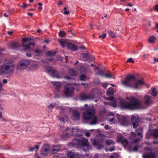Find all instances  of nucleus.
<instances>
[{
    "instance_id": "obj_21",
    "label": "nucleus",
    "mask_w": 158,
    "mask_h": 158,
    "mask_svg": "<svg viewBox=\"0 0 158 158\" xmlns=\"http://www.w3.org/2000/svg\"><path fill=\"white\" fill-rule=\"evenodd\" d=\"M82 56L85 59H95L94 56H91L89 52L82 54Z\"/></svg>"
},
{
    "instance_id": "obj_22",
    "label": "nucleus",
    "mask_w": 158,
    "mask_h": 158,
    "mask_svg": "<svg viewBox=\"0 0 158 158\" xmlns=\"http://www.w3.org/2000/svg\"><path fill=\"white\" fill-rule=\"evenodd\" d=\"M60 149V146L58 145H55L52 147V151L53 153L54 154L59 151Z\"/></svg>"
},
{
    "instance_id": "obj_29",
    "label": "nucleus",
    "mask_w": 158,
    "mask_h": 158,
    "mask_svg": "<svg viewBox=\"0 0 158 158\" xmlns=\"http://www.w3.org/2000/svg\"><path fill=\"white\" fill-rule=\"evenodd\" d=\"M70 135H71L70 134H68L67 133H65V134H62L61 135V137L63 139L66 140L68 138H69L70 136Z\"/></svg>"
},
{
    "instance_id": "obj_30",
    "label": "nucleus",
    "mask_w": 158,
    "mask_h": 158,
    "mask_svg": "<svg viewBox=\"0 0 158 158\" xmlns=\"http://www.w3.org/2000/svg\"><path fill=\"white\" fill-rule=\"evenodd\" d=\"M97 117H94L91 120V122H90V124L91 125H95L97 124Z\"/></svg>"
},
{
    "instance_id": "obj_14",
    "label": "nucleus",
    "mask_w": 158,
    "mask_h": 158,
    "mask_svg": "<svg viewBox=\"0 0 158 158\" xmlns=\"http://www.w3.org/2000/svg\"><path fill=\"white\" fill-rule=\"evenodd\" d=\"M50 147L49 145L45 144L42 148L41 153L43 156H46L49 151Z\"/></svg>"
},
{
    "instance_id": "obj_60",
    "label": "nucleus",
    "mask_w": 158,
    "mask_h": 158,
    "mask_svg": "<svg viewBox=\"0 0 158 158\" xmlns=\"http://www.w3.org/2000/svg\"><path fill=\"white\" fill-rule=\"evenodd\" d=\"M85 135L87 137H89L90 135V133L89 132H86L85 133Z\"/></svg>"
},
{
    "instance_id": "obj_5",
    "label": "nucleus",
    "mask_w": 158,
    "mask_h": 158,
    "mask_svg": "<svg viewBox=\"0 0 158 158\" xmlns=\"http://www.w3.org/2000/svg\"><path fill=\"white\" fill-rule=\"evenodd\" d=\"M42 62L46 70L49 73H51L52 77L57 78H61L57 70L52 69V67L49 66V62L47 61V60H42Z\"/></svg>"
},
{
    "instance_id": "obj_2",
    "label": "nucleus",
    "mask_w": 158,
    "mask_h": 158,
    "mask_svg": "<svg viewBox=\"0 0 158 158\" xmlns=\"http://www.w3.org/2000/svg\"><path fill=\"white\" fill-rule=\"evenodd\" d=\"M120 106L122 108L127 109L131 110H138L141 108L142 103L138 99L133 98L129 102H121Z\"/></svg>"
},
{
    "instance_id": "obj_49",
    "label": "nucleus",
    "mask_w": 158,
    "mask_h": 158,
    "mask_svg": "<svg viewBox=\"0 0 158 158\" xmlns=\"http://www.w3.org/2000/svg\"><path fill=\"white\" fill-rule=\"evenodd\" d=\"M117 139L118 141L122 142V141L123 140V137L122 136L118 137L117 138Z\"/></svg>"
},
{
    "instance_id": "obj_17",
    "label": "nucleus",
    "mask_w": 158,
    "mask_h": 158,
    "mask_svg": "<svg viewBox=\"0 0 158 158\" xmlns=\"http://www.w3.org/2000/svg\"><path fill=\"white\" fill-rule=\"evenodd\" d=\"M67 156L70 158H77L79 156V154L73 151H71L68 152Z\"/></svg>"
},
{
    "instance_id": "obj_44",
    "label": "nucleus",
    "mask_w": 158,
    "mask_h": 158,
    "mask_svg": "<svg viewBox=\"0 0 158 158\" xmlns=\"http://www.w3.org/2000/svg\"><path fill=\"white\" fill-rule=\"evenodd\" d=\"M13 12V9H10L8 10L7 11V13L8 15H11L12 14Z\"/></svg>"
},
{
    "instance_id": "obj_54",
    "label": "nucleus",
    "mask_w": 158,
    "mask_h": 158,
    "mask_svg": "<svg viewBox=\"0 0 158 158\" xmlns=\"http://www.w3.org/2000/svg\"><path fill=\"white\" fill-rule=\"evenodd\" d=\"M108 99L110 101H114V98L113 97H110L108 98Z\"/></svg>"
},
{
    "instance_id": "obj_40",
    "label": "nucleus",
    "mask_w": 158,
    "mask_h": 158,
    "mask_svg": "<svg viewBox=\"0 0 158 158\" xmlns=\"http://www.w3.org/2000/svg\"><path fill=\"white\" fill-rule=\"evenodd\" d=\"M42 53V51L41 50H35V55L36 56H38L41 55Z\"/></svg>"
},
{
    "instance_id": "obj_24",
    "label": "nucleus",
    "mask_w": 158,
    "mask_h": 158,
    "mask_svg": "<svg viewBox=\"0 0 158 158\" xmlns=\"http://www.w3.org/2000/svg\"><path fill=\"white\" fill-rule=\"evenodd\" d=\"M73 116L75 117L76 119L78 120L80 118V114L78 111L77 110H75L73 112Z\"/></svg>"
},
{
    "instance_id": "obj_18",
    "label": "nucleus",
    "mask_w": 158,
    "mask_h": 158,
    "mask_svg": "<svg viewBox=\"0 0 158 158\" xmlns=\"http://www.w3.org/2000/svg\"><path fill=\"white\" fill-rule=\"evenodd\" d=\"M122 125L124 126H127L129 124V121L126 116H122L120 119H119Z\"/></svg>"
},
{
    "instance_id": "obj_19",
    "label": "nucleus",
    "mask_w": 158,
    "mask_h": 158,
    "mask_svg": "<svg viewBox=\"0 0 158 158\" xmlns=\"http://www.w3.org/2000/svg\"><path fill=\"white\" fill-rule=\"evenodd\" d=\"M67 49L74 51H76L78 49L77 46L69 42L67 44Z\"/></svg>"
},
{
    "instance_id": "obj_3",
    "label": "nucleus",
    "mask_w": 158,
    "mask_h": 158,
    "mask_svg": "<svg viewBox=\"0 0 158 158\" xmlns=\"http://www.w3.org/2000/svg\"><path fill=\"white\" fill-rule=\"evenodd\" d=\"M4 63L0 68L2 74L5 75L12 74L15 69L16 63L14 60H5Z\"/></svg>"
},
{
    "instance_id": "obj_15",
    "label": "nucleus",
    "mask_w": 158,
    "mask_h": 158,
    "mask_svg": "<svg viewBox=\"0 0 158 158\" xmlns=\"http://www.w3.org/2000/svg\"><path fill=\"white\" fill-rule=\"evenodd\" d=\"M102 141L103 140L102 139L98 141L96 139H94L92 142V143L94 145H97L98 149H100L104 147V146L102 145Z\"/></svg>"
},
{
    "instance_id": "obj_7",
    "label": "nucleus",
    "mask_w": 158,
    "mask_h": 158,
    "mask_svg": "<svg viewBox=\"0 0 158 158\" xmlns=\"http://www.w3.org/2000/svg\"><path fill=\"white\" fill-rule=\"evenodd\" d=\"M77 144L78 145L82 146L81 149L84 151L87 152L90 148L88 140L83 137H81L77 139Z\"/></svg>"
},
{
    "instance_id": "obj_34",
    "label": "nucleus",
    "mask_w": 158,
    "mask_h": 158,
    "mask_svg": "<svg viewBox=\"0 0 158 158\" xmlns=\"http://www.w3.org/2000/svg\"><path fill=\"white\" fill-rule=\"evenodd\" d=\"M55 105V104L52 103L48 106V108L49 109V111H50V112H52V110L54 108Z\"/></svg>"
},
{
    "instance_id": "obj_56",
    "label": "nucleus",
    "mask_w": 158,
    "mask_h": 158,
    "mask_svg": "<svg viewBox=\"0 0 158 158\" xmlns=\"http://www.w3.org/2000/svg\"><path fill=\"white\" fill-rule=\"evenodd\" d=\"M108 84L107 83H103L102 85V86L105 88H106L107 86V84Z\"/></svg>"
},
{
    "instance_id": "obj_1",
    "label": "nucleus",
    "mask_w": 158,
    "mask_h": 158,
    "mask_svg": "<svg viewBox=\"0 0 158 158\" xmlns=\"http://www.w3.org/2000/svg\"><path fill=\"white\" fill-rule=\"evenodd\" d=\"M135 77L134 75H129L127 76L125 79L122 82V83L125 86L138 89L140 85H145L143 80H138L135 81L133 79H135Z\"/></svg>"
},
{
    "instance_id": "obj_57",
    "label": "nucleus",
    "mask_w": 158,
    "mask_h": 158,
    "mask_svg": "<svg viewBox=\"0 0 158 158\" xmlns=\"http://www.w3.org/2000/svg\"><path fill=\"white\" fill-rule=\"evenodd\" d=\"M63 77L64 78L68 80H69L71 79V77L68 75H66L64 76Z\"/></svg>"
},
{
    "instance_id": "obj_58",
    "label": "nucleus",
    "mask_w": 158,
    "mask_h": 158,
    "mask_svg": "<svg viewBox=\"0 0 158 158\" xmlns=\"http://www.w3.org/2000/svg\"><path fill=\"white\" fill-rule=\"evenodd\" d=\"M115 148L114 147H112L108 149V151L110 152H112L114 150Z\"/></svg>"
},
{
    "instance_id": "obj_62",
    "label": "nucleus",
    "mask_w": 158,
    "mask_h": 158,
    "mask_svg": "<svg viewBox=\"0 0 158 158\" xmlns=\"http://www.w3.org/2000/svg\"><path fill=\"white\" fill-rule=\"evenodd\" d=\"M2 83L3 84H6L7 83V81L6 79H4L3 80Z\"/></svg>"
},
{
    "instance_id": "obj_35",
    "label": "nucleus",
    "mask_w": 158,
    "mask_h": 158,
    "mask_svg": "<svg viewBox=\"0 0 158 158\" xmlns=\"http://www.w3.org/2000/svg\"><path fill=\"white\" fill-rule=\"evenodd\" d=\"M52 84L54 85H56L57 87H60L61 86L60 83L59 82L57 81H52Z\"/></svg>"
},
{
    "instance_id": "obj_13",
    "label": "nucleus",
    "mask_w": 158,
    "mask_h": 158,
    "mask_svg": "<svg viewBox=\"0 0 158 158\" xmlns=\"http://www.w3.org/2000/svg\"><path fill=\"white\" fill-rule=\"evenodd\" d=\"M94 97V94L93 93V90H92L90 94H81L79 95V99L81 101H85L92 99Z\"/></svg>"
},
{
    "instance_id": "obj_52",
    "label": "nucleus",
    "mask_w": 158,
    "mask_h": 158,
    "mask_svg": "<svg viewBox=\"0 0 158 158\" xmlns=\"http://www.w3.org/2000/svg\"><path fill=\"white\" fill-rule=\"evenodd\" d=\"M104 76L106 77H109L110 78H112V76L109 73H107L106 74H105Z\"/></svg>"
},
{
    "instance_id": "obj_33",
    "label": "nucleus",
    "mask_w": 158,
    "mask_h": 158,
    "mask_svg": "<svg viewBox=\"0 0 158 158\" xmlns=\"http://www.w3.org/2000/svg\"><path fill=\"white\" fill-rule=\"evenodd\" d=\"M106 144L107 145H110L111 144H114L113 140L111 139H107L106 141Z\"/></svg>"
},
{
    "instance_id": "obj_11",
    "label": "nucleus",
    "mask_w": 158,
    "mask_h": 158,
    "mask_svg": "<svg viewBox=\"0 0 158 158\" xmlns=\"http://www.w3.org/2000/svg\"><path fill=\"white\" fill-rule=\"evenodd\" d=\"M95 111L94 109L90 108L87 109L83 114L84 119L86 121H88L94 117Z\"/></svg>"
},
{
    "instance_id": "obj_20",
    "label": "nucleus",
    "mask_w": 158,
    "mask_h": 158,
    "mask_svg": "<svg viewBox=\"0 0 158 158\" xmlns=\"http://www.w3.org/2000/svg\"><path fill=\"white\" fill-rule=\"evenodd\" d=\"M58 42L61 46L64 48H65L66 47H67V44L69 43L66 40L63 39L59 40Z\"/></svg>"
},
{
    "instance_id": "obj_63",
    "label": "nucleus",
    "mask_w": 158,
    "mask_h": 158,
    "mask_svg": "<svg viewBox=\"0 0 158 158\" xmlns=\"http://www.w3.org/2000/svg\"><path fill=\"white\" fill-rule=\"evenodd\" d=\"M35 156L36 158H41V157L38 155L37 153V151L36 152V153L35 154Z\"/></svg>"
},
{
    "instance_id": "obj_43",
    "label": "nucleus",
    "mask_w": 158,
    "mask_h": 158,
    "mask_svg": "<svg viewBox=\"0 0 158 158\" xmlns=\"http://www.w3.org/2000/svg\"><path fill=\"white\" fill-rule=\"evenodd\" d=\"M66 34V33L63 31H60L59 33V35L61 37H64Z\"/></svg>"
},
{
    "instance_id": "obj_59",
    "label": "nucleus",
    "mask_w": 158,
    "mask_h": 158,
    "mask_svg": "<svg viewBox=\"0 0 158 158\" xmlns=\"http://www.w3.org/2000/svg\"><path fill=\"white\" fill-rule=\"evenodd\" d=\"M128 62L131 63H133L134 62V60H127L126 62V63H127Z\"/></svg>"
},
{
    "instance_id": "obj_46",
    "label": "nucleus",
    "mask_w": 158,
    "mask_h": 158,
    "mask_svg": "<svg viewBox=\"0 0 158 158\" xmlns=\"http://www.w3.org/2000/svg\"><path fill=\"white\" fill-rule=\"evenodd\" d=\"M86 77L85 75H81L80 77V80L81 81H85Z\"/></svg>"
},
{
    "instance_id": "obj_9",
    "label": "nucleus",
    "mask_w": 158,
    "mask_h": 158,
    "mask_svg": "<svg viewBox=\"0 0 158 158\" xmlns=\"http://www.w3.org/2000/svg\"><path fill=\"white\" fill-rule=\"evenodd\" d=\"M145 153L143 154V158H157V157L156 151L153 152L152 149L149 147L144 148Z\"/></svg>"
},
{
    "instance_id": "obj_55",
    "label": "nucleus",
    "mask_w": 158,
    "mask_h": 158,
    "mask_svg": "<svg viewBox=\"0 0 158 158\" xmlns=\"http://www.w3.org/2000/svg\"><path fill=\"white\" fill-rule=\"evenodd\" d=\"M154 9L156 11L158 12V4L155 5L154 7Z\"/></svg>"
},
{
    "instance_id": "obj_28",
    "label": "nucleus",
    "mask_w": 158,
    "mask_h": 158,
    "mask_svg": "<svg viewBox=\"0 0 158 158\" xmlns=\"http://www.w3.org/2000/svg\"><path fill=\"white\" fill-rule=\"evenodd\" d=\"M55 53V51H48L47 52L46 55L48 56H52L54 55Z\"/></svg>"
},
{
    "instance_id": "obj_27",
    "label": "nucleus",
    "mask_w": 158,
    "mask_h": 158,
    "mask_svg": "<svg viewBox=\"0 0 158 158\" xmlns=\"http://www.w3.org/2000/svg\"><path fill=\"white\" fill-rule=\"evenodd\" d=\"M78 132V129L76 127H74L72 129V135L74 136H76L77 135Z\"/></svg>"
},
{
    "instance_id": "obj_16",
    "label": "nucleus",
    "mask_w": 158,
    "mask_h": 158,
    "mask_svg": "<svg viewBox=\"0 0 158 158\" xmlns=\"http://www.w3.org/2000/svg\"><path fill=\"white\" fill-rule=\"evenodd\" d=\"M152 97L148 95L144 97V100L145 104L147 106H150L153 103V100L151 99Z\"/></svg>"
},
{
    "instance_id": "obj_48",
    "label": "nucleus",
    "mask_w": 158,
    "mask_h": 158,
    "mask_svg": "<svg viewBox=\"0 0 158 158\" xmlns=\"http://www.w3.org/2000/svg\"><path fill=\"white\" fill-rule=\"evenodd\" d=\"M131 135L132 138H135L136 137V134L135 132H131Z\"/></svg>"
},
{
    "instance_id": "obj_10",
    "label": "nucleus",
    "mask_w": 158,
    "mask_h": 158,
    "mask_svg": "<svg viewBox=\"0 0 158 158\" xmlns=\"http://www.w3.org/2000/svg\"><path fill=\"white\" fill-rule=\"evenodd\" d=\"M64 94L67 97H69L73 96L74 94V88L70 83H68L65 85Z\"/></svg>"
},
{
    "instance_id": "obj_12",
    "label": "nucleus",
    "mask_w": 158,
    "mask_h": 158,
    "mask_svg": "<svg viewBox=\"0 0 158 158\" xmlns=\"http://www.w3.org/2000/svg\"><path fill=\"white\" fill-rule=\"evenodd\" d=\"M131 121L134 129H135L139 125V119L138 115L134 114L132 115L131 117Z\"/></svg>"
},
{
    "instance_id": "obj_47",
    "label": "nucleus",
    "mask_w": 158,
    "mask_h": 158,
    "mask_svg": "<svg viewBox=\"0 0 158 158\" xmlns=\"http://www.w3.org/2000/svg\"><path fill=\"white\" fill-rule=\"evenodd\" d=\"M121 143L123 144L124 145H127L128 143V142L127 140L126 139L123 140L122 141Z\"/></svg>"
},
{
    "instance_id": "obj_64",
    "label": "nucleus",
    "mask_w": 158,
    "mask_h": 158,
    "mask_svg": "<svg viewBox=\"0 0 158 158\" xmlns=\"http://www.w3.org/2000/svg\"><path fill=\"white\" fill-rule=\"evenodd\" d=\"M111 106L114 107H116V105L115 102H113L111 104Z\"/></svg>"
},
{
    "instance_id": "obj_61",
    "label": "nucleus",
    "mask_w": 158,
    "mask_h": 158,
    "mask_svg": "<svg viewBox=\"0 0 158 158\" xmlns=\"http://www.w3.org/2000/svg\"><path fill=\"white\" fill-rule=\"evenodd\" d=\"M69 11H67V10H65L64 13V14L66 15H68L69 14Z\"/></svg>"
},
{
    "instance_id": "obj_25",
    "label": "nucleus",
    "mask_w": 158,
    "mask_h": 158,
    "mask_svg": "<svg viewBox=\"0 0 158 158\" xmlns=\"http://www.w3.org/2000/svg\"><path fill=\"white\" fill-rule=\"evenodd\" d=\"M156 40V38L153 36H150L148 39V42L150 44H153L154 43Z\"/></svg>"
},
{
    "instance_id": "obj_32",
    "label": "nucleus",
    "mask_w": 158,
    "mask_h": 158,
    "mask_svg": "<svg viewBox=\"0 0 158 158\" xmlns=\"http://www.w3.org/2000/svg\"><path fill=\"white\" fill-rule=\"evenodd\" d=\"M114 93L113 88L110 87L107 90L106 94L108 95H110L113 94Z\"/></svg>"
},
{
    "instance_id": "obj_36",
    "label": "nucleus",
    "mask_w": 158,
    "mask_h": 158,
    "mask_svg": "<svg viewBox=\"0 0 158 158\" xmlns=\"http://www.w3.org/2000/svg\"><path fill=\"white\" fill-rule=\"evenodd\" d=\"M19 45L18 43H13L11 44V47L12 48L15 49Z\"/></svg>"
},
{
    "instance_id": "obj_8",
    "label": "nucleus",
    "mask_w": 158,
    "mask_h": 158,
    "mask_svg": "<svg viewBox=\"0 0 158 158\" xmlns=\"http://www.w3.org/2000/svg\"><path fill=\"white\" fill-rule=\"evenodd\" d=\"M146 138L149 139L151 136H153L155 138V139L153 143L155 144H158V130L157 129H149L146 133Z\"/></svg>"
},
{
    "instance_id": "obj_23",
    "label": "nucleus",
    "mask_w": 158,
    "mask_h": 158,
    "mask_svg": "<svg viewBox=\"0 0 158 158\" xmlns=\"http://www.w3.org/2000/svg\"><path fill=\"white\" fill-rule=\"evenodd\" d=\"M94 69H95L98 70V73H96V74L97 75H98L100 76H104V72L103 70H99L98 67L95 66V67Z\"/></svg>"
},
{
    "instance_id": "obj_51",
    "label": "nucleus",
    "mask_w": 158,
    "mask_h": 158,
    "mask_svg": "<svg viewBox=\"0 0 158 158\" xmlns=\"http://www.w3.org/2000/svg\"><path fill=\"white\" fill-rule=\"evenodd\" d=\"M140 141V139L139 138L135 139L132 142L133 143H136Z\"/></svg>"
},
{
    "instance_id": "obj_39",
    "label": "nucleus",
    "mask_w": 158,
    "mask_h": 158,
    "mask_svg": "<svg viewBox=\"0 0 158 158\" xmlns=\"http://www.w3.org/2000/svg\"><path fill=\"white\" fill-rule=\"evenodd\" d=\"M143 131L142 128H139L137 130H136V131L137 132V135L138 136H142V132Z\"/></svg>"
},
{
    "instance_id": "obj_42",
    "label": "nucleus",
    "mask_w": 158,
    "mask_h": 158,
    "mask_svg": "<svg viewBox=\"0 0 158 158\" xmlns=\"http://www.w3.org/2000/svg\"><path fill=\"white\" fill-rule=\"evenodd\" d=\"M39 148V145H36L35 146V147H30L29 148V151L30 152H32L33 151L34 149L35 148L36 149H38Z\"/></svg>"
},
{
    "instance_id": "obj_4",
    "label": "nucleus",
    "mask_w": 158,
    "mask_h": 158,
    "mask_svg": "<svg viewBox=\"0 0 158 158\" xmlns=\"http://www.w3.org/2000/svg\"><path fill=\"white\" fill-rule=\"evenodd\" d=\"M30 60H21L17 65L16 70L18 72H22L27 69L30 65Z\"/></svg>"
},
{
    "instance_id": "obj_53",
    "label": "nucleus",
    "mask_w": 158,
    "mask_h": 158,
    "mask_svg": "<svg viewBox=\"0 0 158 158\" xmlns=\"http://www.w3.org/2000/svg\"><path fill=\"white\" fill-rule=\"evenodd\" d=\"M27 5L25 3H24L23 4V5L21 6L20 7L24 9L26 8L27 7Z\"/></svg>"
},
{
    "instance_id": "obj_38",
    "label": "nucleus",
    "mask_w": 158,
    "mask_h": 158,
    "mask_svg": "<svg viewBox=\"0 0 158 158\" xmlns=\"http://www.w3.org/2000/svg\"><path fill=\"white\" fill-rule=\"evenodd\" d=\"M152 91L151 95L153 96H156L157 92L156 90V88L154 87L152 88Z\"/></svg>"
},
{
    "instance_id": "obj_26",
    "label": "nucleus",
    "mask_w": 158,
    "mask_h": 158,
    "mask_svg": "<svg viewBox=\"0 0 158 158\" xmlns=\"http://www.w3.org/2000/svg\"><path fill=\"white\" fill-rule=\"evenodd\" d=\"M38 67V65L37 64H31V66L29 65V69L31 70H34L37 69Z\"/></svg>"
},
{
    "instance_id": "obj_31",
    "label": "nucleus",
    "mask_w": 158,
    "mask_h": 158,
    "mask_svg": "<svg viewBox=\"0 0 158 158\" xmlns=\"http://www.w3.org/2000/svg\"><path fill=\"white\" fill-rule=\"evenodd\" d=\"M69 73L73 76H76L77 75V72L73 69H69Z\"/></svg>"
},
{
    "instance_id": "obj_45",
    "label": "nucleus",
    "mask_w": 158,
    "mask_h": 158,
    "mask_svg": "<svg viewBox=\"0 0 158 158\" xmlns=\"http://www.w3.org/2000/svg\"><path fill=\"white\" fill-rule=\"evenodd\" d=\"M139 147V146L138 145L134 146L133 148V151L134 152H137L138 151V148Z\"/></svg>"
},
{
    "instance_id": "obj_37",
    "label": "nucleus",
    "mask_w": 158,
    "mask_h": 158,
    "mask_svg": "<svg viewBox=\"0 0 158 158\" xmlns=\"http://www.w3.org/2000/svg\"><path fill=\"white\" fill-rule=\"evenodd\" d=\"M109 35L112 37L115 38L116 37V34L111 31H109L108 32Z\"/></svg>"
},
{
    "instance_id": "obj_50",
    "label": "nucleus",
    "mask_w": 158,
    "mask_h": 158,
    "mask_svg": "<svg viewBox=\"0 0 158 158\" xmlns=\"http://www.w3.org/2000/svg\"><path fill=\"white\" fill-rule=\"evenodd\" d=\"M106 33H104L102 35H100L99 36V38H102V39H104L105 38V37L106 36Z\"/></svg>"
},
{
    "instance_id": "obj_41",
    "label": "nucleus",
    "mask_w": 158,
    "mask_h": 158,
    "mask_svg": "<svg viewBox=\"0 0 158 158\" xmlns=\"http://www.w3.org/2000/svg\"><path fill=\"white\" fill-rule=\"evenodd\" d=\"M118 155L116 153H114L112 154L110 156H109V158H118Z\"/></svg>"
},
{
    "instance_id": "obj_6",
    "label": "nucleus",
    "mask_w": 158,
    "mask_h": 158,
    "mask_svg": "<svg viewBox=\"0 0 158 158\" xmlns=\"http://www.w3.org/2000/svg\"><path fill=\"white\" fill-rule=\"evenodd\" d=\"M23 43L22 46L24 48V50L26 51H30L31 50V47H33L35 43L34 40L28 38H23L22 39Z\"/></svg>"
}]
</instances>
